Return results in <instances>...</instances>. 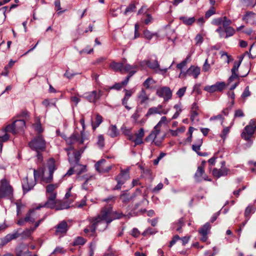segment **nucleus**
Instances as JSON below:
<instances>
[{
    "label": "nucleus",
    "instance_id": "f257e3e1",
    "mask_svg": "<svg viewBox=\"0 0 256 256\" xmlns=\"http://www.w3.org/2000/svg\"><path fill=\"white\" fill-rule=\"evenodd\" d=\"M124 215L118 212L112 210L111 204L105 206L101 212V214L97 217L92 218V224L88 225L84 230V232L86 236H94L96 234V229L99 226L100 230H105L108 224L114 220L119 219L123 217Z\"/></svg>",
    "mask_w": 256,
    "mask_h": 256
},
{
    "label": "nucleus",
    "instance_id": "f03ea898",
    "mask_svg": "<svg viewBox=\"0 0 256 256\" xmlns=\"http://www.w3.org/2000/svg\"><path fill=\"white\" fill-rule=\"evenodd\" d=\"M56 169L54 160L50 158L46 166L40 168L38 170H34V178L36 180L41 178L43 182H49L52 180L53 173Z\"/></svg>",
    "mask_w": 256,
    "mask_h": 256
},
{
    "label": "nucleus",
    "instance_id": "7ed1b4c3",
    "mask_svg": "<svg viewBox=\"0 0 256 256\" xmlns=\"http://www.w3.org/2000/svg\"><path fill=\"white\" fill-rule=\"evenodd\" d=\"M46 142L42 134H38L34 136L28 143L30 148L36 152V157L38 162L42 160L41 152L45 151Z\"/></svg>",
    "mask_w": 256,
    "mask_h": 256
},
{
    "label": "nucleus",
    "instance_id": "20e7f679",
    "mask_svg": "<svg viewBox=\"0 0 256 256\" xmlns=\"http://www.w3.org/2000/svg\"><path fill=\"white\" fill-rule=\"evenodd\" d=\"M56 193H51L50 196L48 198V201L45 203L44 206L57 210L68 209L70 207V203L60 200H56Z\"/></svg>",
    "mask_w": 256,
    "mask_h": 256
},
{
    "label": "nucleus",
    "instance_id": "39448f33",
    "mask_svg": "<svg viewBox=\"0 0 256 256\" xmlns=\"http://www.w3.org/2000/svg\"><path fill=\"white\" fill-rule=\"evenodd\" d=\"M25 127V121L22 120H18L14 122L12 124L8 125L4 128V132L16 134L22 132Z\"/></svg>",
    "mask_w": 256,
    "mask_h": 256
},
{
    "label": "nucleus",
    "instance_id": "423d86ee",
    "mask_svg": "<svg viewBox=\"0 0 256 256\" xmlns=\"http://www.w3.org/2000/svg\"><path fill=\"white\" fill-rule=\"evenodd\" d=\"M130 178V169L128 168L124 170L121 169L120 173L115 177L114 179L117 184L113 188L112 190H120L122 188V186L126 180H129Z\"/></svg>",
    "mask_w": 256,
    "mask_h": 256
},
{
    "label": "nucleus",
    "instance_id": "0eeeda50",
    "mask_svg": "<svg viewBox=\"0 0 256 256\" xmlns=\"http://www.w3.org/2000/svg\"><path fill=\"white\" fill-rule=\"evenodd\" d=\"M84 132L81 131L80 134L78 132H74L70 137L66 139L68 144L72 145L76 144H82L87 140Z\"/></svg>",
    "mask_w": 256,
    "mask_h": 256
},
{
    "label": "nucleus",
    "instance_id": "6e6552de",
    "mask_svg": "<svg viewBox=\"0 0 256 256\" xmlns=\"http://www.w3.org/2000/svg\"><path fill=\"white\" fill-rule=\"evenodd\" d=\"M254 124L255 120H251L249 122L248 124L244 128L241 134L242 138L248 142H250V144H252V141L250 140V138L253 135L255 130L254 128Z\"/></svg>",
    "mask_w": 256,
    "mask_h": 256
},
{
    "label": "nucleus",
    "instance_id": "1a4fd4ad",
    "mask_svg": "<svg viewBox=\"0 0 256 256\" xmlns=\"http://www.w3.org/2000/svg\"><path fill=\"white\" fill-rule=\"evenodd\" d=\"M140 65L142 66L146 65L149 68L155 70L156 72L160 74H165L168 70V68H160L156 59L153 62H151L150 60H144L140 62Z\"/></svg>",
    "mask_w": 256,
    "mask_h": 256
},
{
    "label": "nucleus",
    "instance_id": "9d476101",
    "mask_svg": "<svg viewBox=\"0 0 256 256\" xmlns=\"http://www.w3.org/2000/svg\"><path fill=\"white\" fill-rule=\"evenodd\" d=\"M102 92L101 90L97 92L96 90L84 93L82 96L90 102L95 103L102 96Z\"/></svg>",
    "mask_w": 256,
    "mask_h": 256
},
{
    "label": "nucleus",
    "instance_id": "9b49d317",
    "mask_svg": "<svg viewBox=\"0 0 256 256\" xmlns=\"http://www.w3.org/2000/svg\"><path fill=\"white\" fill-rule=\"evenodd\" d=\"M226 87L224 82H218L212 86H206L204 90L210 93H213L216 92H222Z\"/></svg>",
    "mask_w": 256,
    "mask_h": 256
},
{
    "label": "nucleus",
    "instance_id": "f8f14e48",
    "mask_svg": "<svg viewBox=\"0 0 256 256\" xmlns=\"http://www.w3.org/2000/svg\"><path fill=\"white\" fill-rule=\"evenodd\" d=\"M156 94L159 97L163 98L164 100L166 102L172 98V92L170 88L164 86L157 90Z\"/></svg>",
    "mask_w": 256,
    "mask_h": 256
},
{
    "label": "nucleus",
    "instance_id": "ddd939ff",
    "mask_svg": "<svg viewBox=\"0 0 256 256\" xmlns=\"http://www.w3.org/2000/svg\"><path fill=\"white\" fill-rule=\"evenodd\" d=\"M200 72V67L195 66H191L187 70L182 74V72L180 74L179 77H180L182 74L184 76H192L194 78H197Z\"/></svg>",
    "mask_w": 256,
    "mask_h": 256
},
{
    "label": "nucleus",
    "instance_id": "4468645a",
    "mask_svg": "<svg viewBox=\"0 0 256 256\" xmlns=\"http://www.w3.org/2000/svg\"><path fill=\"white\" fill-rule=\"evenodd\" d=\"M160 127H156V125L154 127V130L150 134V135L146 137V140H152L154 144L156 146H160L162 143V140H157V137L160 132Z\"/></svg>",
    "mask_w": 256,
    "mask_h": 256
},
{
    "label": "nucleus",
    "instance_id": "2eb2a0df",
    "mask_svg": "<svg viewBox=\"0 0 256 256\" xmlns=\"http://www.w3.org/2000/svg\"><path fill=\"white\" fill-rule=\"evenodd\" d=\"M36 180L34 178V180L29 179L28 177L24 178L22 180V184L24 192L31 190L36 184Z\"/></svg>",
    "mask_w": 256,
    "mask_h": 256
},
{
    "label": "nucleus",
    "instance_id": "dca6fc26",
    "mask_svg": "<svg viewBox=\"0 0 256 256\" xmlns=\"http://www.w3.org/2000/svg\"><path fill=\"white\" fill-rule=\"evenodd\" d=\"M194 178L196 181L200 182L202 180L211 181L208 176L205 174L204 168L202 166H198L196 172L194 174Z\"/></svg>",
    "mask_w": 256,
    "mask_h": 256
},
{
    "label": "nucleus",
    "instance_id": "f3484780",
    "mask_svg": "<svg viewBox=\"0 0 256 256\" xmlns=\"http://www.w3.org/2000/svg\"><path fill=\"white\" fill-rule=\"evenodd\" d=\"M212 24L218 26H221V25H222V26L224 27L230 26L232 24V21L230 19L224 16L214 18L212 20Z\"/></svg>",
    "mask_w": 256,
    "mask_h": 256
},
{
    "label": "nucleus",
    "instance_id": "a211bd4d",
    "mask_svg": "<svg viewBox=\"0 0 256 256\" xmlns=\"http://www.w3.org/2000/svg\"><path fill=\"white\" fill-rule=\"evenodd\" d=\"M86 148V146L82 147L80 148L78 150L74 152V153L72 154H70V152H68V156L69 162H80L81 155L84 151Z\"/></svg>",
    "mask_w": 256,
    "mask_h": 256
},
{
    "label": "nucleus",
    "instance_id": "6ab92c4d",
    "mask_svg": "<svg viewBox=\"0 0 256 256\" xmlns=\"http://www.w3.org/2000/svg\"><path fill=\"white\" fill-rule=\"evenodd\" d=\"M44 206H45L44 204H40V206H37L35 209L30 210L26 216V221L29 222L33 223L34 222L35 220L38 218V216L36 213V210H38L40 208H42Z\"/></svg>",
    "mask_w": 256,
    "mask_h": 256
},
{
    "label": "nucleus",
    "instance_id": "aec40b11",
    "mask_svg": "<svg viewBox=\"0 0 256 256\" xmlns=\"http://www.w3.org/2000/svg\"><path fill=\"white\" fill-rule=\"evenodd\" d=\"M12 186L10 184V182L2 178L0 181V192H13Z\"/></svg>",
    "mask_w": 256,
    "mask_h": 256
},
{
    "label": "nucleus",
    "instance_id": "412c9836",
    "mask_svg": "<svg viewBox=\"0 0 256 256\" xmlns=\"http://www.w3.org/2000/svg\"><path fill=\"white\" fill-rule=\"evenodd\" d=\"M210 228V226L208 222L204 224L198 230L199 234L202 236L200 240L202 242H206L208 239L207 234Z\"/></svg>",
    "mask_w": 256,
    "mask_h": 256
},
{
    "label": "nucleus",
    "instance_id": "4be33fe9",
    "mask_svg": "<svg viewBox=\"0 0 256 256\" xmlns=\"http://www.w3.org/2000/svg\"><path fill=\"white\" fill-rule=\"evenodd\" d=\"M68 230V224L65 220L62 221L56 226V234L58 235L64 234Z\"/></svg>",
    "mask_w": 256,
    "mask_h": 256
},
{
    "label": "nucleus",
    "instance_id": "5701e85b",
    "mask_svg": "<svg viewBox=\"0 0 256 256\" xmlns=\"http://www.w3.org/2000/svg\"><path fill=\"white\" fill-rule=\"evenodd\" d=\"M137 97L138 102L140 104L147 103L149 100V96L146 94V90L144 88H142L138 94Z\"/></svg>",
    "mask_w": 256,
    "mask_h": 256
},
{
    "label": "nucleus",
    "instance_id": "b1692460",
    "mask_svg": "<svg viewBox=\"0 0 256 256\" xmlns=\"http://www.w3.org/2000/svg\"><path fill=\"white\" fill-rule=\"evenodd\" d=\"M126 62V59H123L120 62H112L110 65V66L115 72H122L123 70V67Z\"/></svg>",
    "mask_w": 256,
    "mask_h": 256
},
{
    "label": "nucleus",
    "instance_id": "393cba45",
    "mask_svg": "<svg viewBox=\"0 0 256 256\" xmlns=\"http://www.w3.org/2000/svg\"><path fill=\"white\" fill-rule=\"evenodd\" d=\"M229 170L226 168L220 169L214 168L212 172V174L214 177L219 178L220 176H226L228 174Z\"/></svg>",
    "mask_w": 256,
    "mask_h": 256
},
{
    "label": "nucleus",
    "instance_id": "a878e982",
    "mask_svg": "<svg viewBox=\"0 0 256 256\" xmlns=\"http://www.w3.org/2000/svg\"><path fill=\"white\" fill-rule=\"evenodd\" d=\"M168 112V110H158L156 107H152L150 108L147 113L146 114V116L148 117L154 114H158L160 115L162 114H166Z\"/></svg>",
    "mask_w": 256,
    "mask_h": 256
},
{
    "label": "nucleus",
    "instance_id": "bb28decb",
    "mask_svg": "<svg viewBox=\"0 0 256 256\" xmlns=\"http://www.w3.org/2000/svg\"><path fill=\"white\" fill-rule=\"evenodd\" d=\"M19 236L20 234L17 232L12 234H8L3 239H2L0 244L3 246L8 244L10 240L17 238Z\"/></svg>",
    "mask_w": 256,
    "mask_h": 256
},
{
    "label": "nucleus",
    "instance_id": "cd10ccee",
    "mask_svg": "<svg viewBox=\"0 0 256 256\" xmlns=\"http://www.w3.org/2000/svg\"><path fill=\"white\" fill-rule=\"evenodd\" d=\"M70 162L72 165L74 166V172L78 174H80L81 173L85 172L86 168V166L80 164L79 162Z\"/></svg>",
    "mask_w": 256,
    "mask_h": 256
},
{
    "label": "nucleus",
    "instance_id": "c85d7f7f",
    "mask_svg": "<svg viewBox=\"0 0 256 256\" xmlns=\"http://www.w3.org/2000/svg\"><path fill=\"white\" fill-rule=\"evenodd\" d=\"M136 136L134 140L135 146L140 145L143 143L142 138L144 136V130L140 128L138 133L135 134Z\"/></svg>",
    "mask_w": 256,
    "mask_h": 256
},
{
    "label": "nucleus",
    "instance_id": "c756f323",
    "mask_svg": "<svg viewBox=\"0 0 256 256\" xmlns=\"http://www.w3.org/2000/svg\"><path fill=\"white\" fill-rule=\"evenodd\" d=\"M106 162V160L104 159L98 161L95 164L96 170L100 172H108L111 169V166H108L106 168H103L102 166V165Z\"/></svg>",
    "mask_w": 256,
    "mask_h": 256
},
{
    "label": "nucleus",
    "instance_id": "7c9ffc66",
    "mask_svg": "<svg viewBox=\"0 0 256 256\" xmlns=\"http://www.w3.org/2000/svg\"><path fill=\"white\" fill-rule=\"evenodd\" d=\"M108 134L111 138H115L119 135V131L116 125H110L108 130Z\"/></svg>",
    "mask_w": 256,
    "mask_h": 256
},
{
    "label": "nucleus",
    "instance_id": "2f4dec72",
    "mask_svg": "<svg viewBox=\"0 0 256 256\" xmlns=\"http://www.w3.org/2000/svg\"><path fill=\"white\" fill-rule=\"evenodd\" d=\"M256 210V208L252 205H248L246 207L244 212V216L247 220H249L251 214L255 212Z\"/></svg>",
    "mask_w": 256,
    "mask_h": 256
},
{
    "label": "nucleus",
    "instance_id": "473e14b6",
    "mask_svg": "<svg viewBox=\"0 0 256 256\" xmlns=\"http://www.w3.org/2000/svg\"><path fill=\"white\" fill-rule=\"evenodd\" d=\"M102 117L99 114H96V121L93 122L92 120H91L92 126L94 130H96L102 122Z\"/></svg>",
    "mask_w": 256,
    "mask_h": 256
},
{
    "label": "nucleus",
    "instance_id": "72a5a7b5",
    "mask_svg": "<svg viewBox=\"0 0 256 256\" xmlns=\"http://www.w3.org/2000/svg\"><path fill=\"white\" fill-rule=\"evenodd\" d=\"M138 69V66L136 64L130 65V64L125 63L123 70L126 72H128L130 74L131 72H134V74L136 72Z\"/></svg>",
    "mask_w": 256,
    "mask_h": 256
},
{
    "label": "nucleus",
    "instance_id": "f704fd0d",
    "mask_svg": "<svg viewBox=\"0 0 256 256\" xmlns=\"http://www.w3.org/2000/svg\"><path fill=\"white\" fill-rule=\"evenodd\" d=\"M224 38H228L232 36L235 33L234 29L230 26H224Z\"/></svg>",
    "mask_w": 256,
    "mask_h": 256
},
{
    "label": "nucleus",
    "instance_id": "c9c22d12",
    "mask_svg": "<svg viewBox=\"0 0 256 256\" xmlns=\"http://www.w3.org/2000/svg\"><path fill=\"white\" fill-rule=\"evenodd\" d=\"M144 36L146 39L150 40L154 36L158 37V34L157 32H152L149 30H146L144 31Z\"/></svg>",
    "mask_w": 256,
    "mask_h": 256
},
{
    "label": "nucleus",
    "instance_id": "e433bc0d",
    "mask_svg": "<svg viewBox=\"0 0 256 256\" xmlns=\"http://www.w3.org/2000/svg\"><path fill=\"white\" fill-rule=\"evenodd\" d=\"M180 18L185 24L188 26L192 25L196 20L194 17L181 16Z\"/></svg>",
    "mask_w": 256,
    "mask_h": 256
},
{
    "label": "nucleus",
    "instance_id": "4c0bfd02",
    "mask_svg": "<svg viewBox=\"0 0 256 256\" xmlns=\"http://www.w3.org/2000/svg\"><path fill=\"white\" fill-rule=\"evenodd\" d=\"M184 225V220L182 218L178 220V222L174 224V228L179 232H181V228Z\"/></svg>",
    "mask_w": 256,
    "mask_h": 256
},
{
    "label": "nucleus",
    "instance_id": "58836bf2",
    "mask_svg": "<svg viewBox=\"0 0 256 256\" xmlns=\"http://www.w3.org/2000/svg\"><path fill=\"white\" fill-rule=\"evenodd\" d=\"M86 242V240L81 236L77 237L73 242V246L84 245Z\"/></svg>",
    "mask_w": 256,
    "mask_h": 256
},
{
    "label": "nucleus",
    "instance_id": "ea45409f",
    "mask_svg": "<svg viewBox=\"0 0 256 256\" xmlns=\"http://www.w3.org/2000/svg\"><path fill=\"white\" fill-rule=\"evenodd\" d=\"M33 128L38 132V134H40L43 132V129L39 120H38L33 124Z\"/></svg>",
    "mask_w": 256,
    "mask_h": 256
},
{
    "label": "nucleus",
    "instance_id": "a19ab883",
    "mask_svg": "<svg viewBox=\"0 0 256 256\" xmlns=\"http://www.w3.org/2000/svg\"><path fill=\"white\" fill-rule=\"evenodd\" d=\"M97 145L101 148L104 146V138L102 134L99 135L98 137Z\"/></svg>",
    "mask_w": 256,
    "mask_h": 256
},
{
    "label": "nucleus",
    "instance_id": "79ce46f5",
    "mask_svg": "<svg viewBox=\"0 0 256 256\" xmlns=\"http://www.w3.org/2000/svg\"><path fill=\"white\" fill-rule=\"evenodd\" d=\"M154 83L155 81L152 78H148L144 82L143 85L146 88L148 89L150 88V84Z\"/></svg>",
    "mask_w": 256,
    "mask_h": 256
},
{
    "label": "nucleus",
    "instance_id": "37998d69",
    "mask_svg": "<svg viewBox=\"0 0 256 256\" xmlns=\"http://www.w3.org/2000/svg\"><path fill=\"white\" fill-rule=\"evenodd\" d=\"M110 13L112 16L116 17L121 13V9L120 8H111Z\"/></svg>",
    "mask_w": 256,
    "mask_h": 256
},
{
    "label": "nucleus",
    "instance_id": "c03bdc74",
    "mask_svg": "<svg viewBox=\"0 0 256 256\" xmlns=\"http://www.w3.org/2000/svg\"><path fill=\"white\" fill-rule=\"evenodd\" d=\"M136 8L135 4L133 3L130 4L126 9L124 12V14L126 15L134 11Z\"/></svg>",
    "mask_w": 256,
    "mask_h": 256
},
{
    "label": "nucleus",
    "instance_id": "a18cd8bd",
    "mask_svg": "<svg viewBox=\"0 0 256 256\" xmlns=\"http://www.w3.org/2000/svg\"><path fill=\"white\" fill-rule=\"evenodd\" d=\"M58 186V185L57 184H48L46 188V192H53L57 188Z\"/></svg>",
    "mask_w": 256,
    "mask_h": 256
},
{
    "label": "nucleus",
    "instance_id": "49530a36",
    "mask_svg": "<svg viewBox=\"0 0 256 256\" xmlns=\"http://www.w3.org/2000/svg\"><path fill=\"white\" fill-rule=\"evenodd\" d=\"M216 14V10L214 8V6H212L206 12L205 14V18H209L212 15Z\"/></svg>",
    "mask_w": 256,
    "mask_h": 256
},
{
    "label": "nucleus",
    "instance_id": "de8ad7c7",
    "mask_svg": "<svg viewBox=\"0 0 256 256\" xmlns=\"http://www.w3.org/2000/svg\"><path fill=\"white\" fill-rule=\"evenodd\" d=\"M230 131V127H226L222 131V134H220V137L224 140L226 138V136L229 133Z\"/></svg>",
    "mask_w": 256,
    "mask_h": 256
},
{
    "label": "nucleus",
    "instance_id": "09e8293b",
    "mask_svg": "<svg viewBox=\"0 0 256 256\" xmlns=\"http://www.w3.org/2000/svg\"><path fill=\"white\" fill-rule=\"evenodd\" d=\"M241 62H235L233 68L231 70L232 73H237Z\"/></svg>",
    "mask_w": 256,
    "mask_h": 256
},
{
    "label": "nucleus",
    "instance_id": "8fccbe9b",
    "mask_svg": "<svg viewBox=\"0 0 256 256\" xmlns=\"http://www.w3.org/2000/svg\"><path fill=\"white\" fill-rule=\"evenodd\" d=\"M96 246V242L94 241L92 242L90 246V256H94V250Z\"/></svg>",
    "mask_w": 256,
    "mask_h": 256
},
{
    "label": "nucleus",
    "instance_id": "3c124183",
    "mask_svg": "<svg viewBox=\"0 0 256 256\" xmlns=\"http://www.w3.org/2000/svg\"><path fill=\"white\" fill-rule=\"evenodd\" d=\"M9 135L6 133L2 136H0V148H2V143L7 141L9 139Z\"/></svg>",
    "mask_w": 256,
    "mask_h": 256
},
{
    "label": "nucleus",
    "instance_id": "603ef678",
    "mask_svg": "<svg viewBox=\"0 0 256 256\" xmlns=\"http://www.w3.org/2000/svg\"><path fill=\"white\" fill-rule=\"evenodd\" d=\"M129 194L130 193H122V194L120 195V198L122 202H126L130 200Z\"/></svg>",
    "mask_w": 256,
    "mask_h": 256
},
{
    "label": "nucleus",
    "instance_id": "864d4df0",
    "mask_svg": "<svg viewBox=\"0 0 256 256\" xmlns=\"http://www.w3.org/2000/svg\"><path fill=\"white\" fill-rule=\"evenodd\" d=\"M240 76L237 73H232L231 76L228 79V82L230 83L236 80H238Z\"/></svg>",
    "mask_w": 256,
    "mask_h": 256
},
{
    "label": "nucleus",
    "instance_id": "5fc2aeb1",
    "mask_svg": "<svg viewBox=\"0 0 256 256\" xmlns=\"http://www.w3.org/2000/svg\"><path fill=\"white\" fill-rule=\"evenodd\" d=\"M34 231V228H31L30 229H26V230L24 231L22 234L24 236L28 237Z\"/></svg>",
    "mask_w": 256,
    "mask_h": 256
},
{
    "label": "nucleus",
    "instance_id": "6e6d98bb",
    "mask_svg": "<svg viewBox=\"0 0 256 256\" xmlns=\"http://www.w3.org/2000/svg\"><path fill=\"white\" fill-rule=\"evenodd\" d=\"M140 118V114H139V112L138 110H136L134 113L132 114V115L131 116V118L134 120V122L136 124L137 122L138 121V120Z\"/></svg>",
    "mask_w": 256,
    "mask_h": 256
},
{
    "label": "nucleus",
    "instance_id": "4d7b16f0",
    "mask_svg": "<svg viewBox=\"0 0 256 256\" xmlns=\"http://www.w3.org/2000/svg\"><path fill=\"white\" fill-rule=\"evenodd\" d=\"M78 74V73L76 72H70L68 70H66L65 74H64V76L67 78L68 79L72 78L74 76Z\"/></svg>",
    "mask_w": 256,
    "mask_h": 256
},
{
    "label": "nucleus",
    "instance_id": "13d9d810",
    "mask_svg": "<svg viewBox=\"0 0 256 256\" xmlns=\"http://www.w3.org/2000/svg\"><path fill=\"white\" fill-rule=\"evenodd\" d=\"M186 90V87H182L180 88L176 92V94L179 98H182L185 94Z\"/></svg>",
    "mask_w": 256,
    "mask_h": 256
},
{
    "label": "nucleus",
    "instance_id": "bf43d9fd",
    "mask_svg": "<svg viewBox=\"0 0 256 256\" xmlns=\"http://www.w3.org/2000/svg\"><path fill=\"white\" fill-rule=\"evenodd\" d=\"M255 14L252 12H247L246 14L244 16L242 19L244 20L248 21L250 18L254 16Z\"/></svg>",
    "mask_w": 256,
    "mask_h": 256
},
{
    "label": "nucleus",
    "instance_id": "052dcab7",
    "mask_svg": "<svg viewBox=\"0 0 256 256\" xmlns=\"http://www.w3.org/2000/svg\"><path fill=\"white\" fill-rule=\"evenodd\" d=\"M195 41L196 44H200L203 42V38L200 34H198L195 38Z\"/></svg>",
    "mask_w": 256,
    "mask_h": 256
},
{
    "label": "nucleus",
    "instance_id": "680f3d73",
    "mask_svg": "<svg viewBox=\"0 0 256 256\" xmlns=\"http://www.w3.org/2000/svg\"><path fill=\"white\" fill-rule=\"evenodd\" d=\"M250 92L249 90L248 86H246L245 88L244 92H242V98H246L249 96H250Z\"/></svg>",
    "mask_w": 256,
    "mask_h": 256
},
{
    "label": "nucleus",
    "instance_id": "e2e57ef3",
    "mask_svg": "<svg viewBox=\"0 0 256 256\" xmlns=\"http://www.w3.org/2000/svg\"><path fill=\"white\" fill-rule=\"evenodd\" d=\"M180 239V238L178 235L174 236L172 240L170 242L169 247H172L174 244H176V242L179 240Z\"/></svg>",
    "mask_w": 256,
    "mask_h": 256
},
{
    "label": "nucleus",
    "instance_id": "0e129e2a",
    "mask_svg": "<svg viewBox=\"0 0 256 256\" xmlns=\"http://www.w3.org/2000/svg\"><path fill=\"white\" fill-rule=\"evenodd\" d=\"M167 123V119L166 116H162L159 121V122L156 124V127L160 126L161 127L162 124H166Z\"/></svg>",
    "mask_w": 256,
    "mask_h": 256
},
{
    "label": "nucleus",
    "instance_id": "69168bd1",
    "mask_svg": "<svg viewBox=\"0 0 256 256\" xmlns=\"http://www.w3.org/2000/svg\"><path fill=\"white\" fill-rule=\"evenodd\" d=\"M216 32L218 33L220 38H224V30H223L221 26H219L218 28L216 30Z\"/></svg>",
    "mask_w": 256,
    "mask_h": 256
},
{
    "label": "nucleus",
    "instance_id": "338daca9",
    "mask_svg": "<svg viewBox=\"0 0 256 256\" xmlns=\"http://www.w3.org/2000/svg\"><path fill=\"white\" fill-rule=\"evenodd\" d=\"M90 184H89L88 180H86L82 185V190H84L91 191L92 190L90 188Z\"/></svg>",
    "mask_w": 256,
    "mask_h": 256
},
{
    "label": "nucleus",
    "instance_id": "774afa93",
    "mask_svg": "<svg viewBox=\"0 0 256 256\" xmlns=\"http://www.w3.org/2000/svg\"><path fill=\"white\" fill-rule=\"evenodd\" d=\"M247 6H254L256 4V0H244Z\"/></svg>",
    "mask_w": 256,
    "mask_h": 256
}]
</instances>
